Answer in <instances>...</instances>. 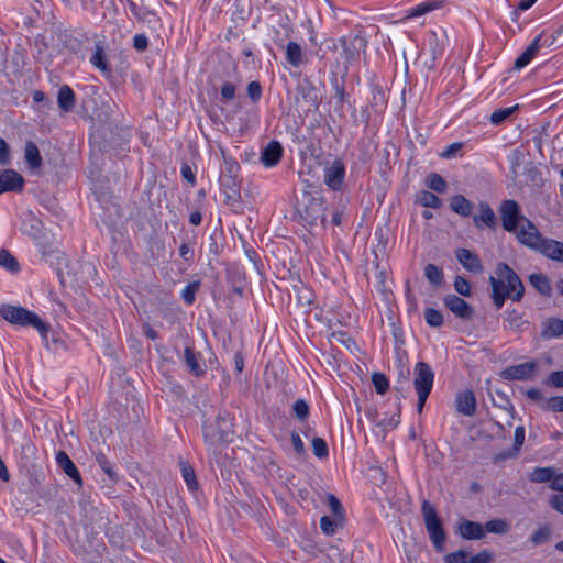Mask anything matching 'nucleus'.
<instances>
[{"label": "nucleus", "mask_w": 563, "mask_h": 563, "mask_svg": "<svg viewBox=\"0 0 563 563\" xmlns=\"http://www.w3.org/2000/svg\"><path fill=\"white\" fill-rule=\"evenodd\" d=\"M492 299L496 309H501L506 299L519 302L525 295V286L517 273L506 263H498L495 275L489 277Z\"/></svg>", "instance_id": "1"}, {"label": "nucleus", "mask_w": 563, "mask_h": 563, "mask_svg": "<svg viewBox=\"0 0 563 563\" xmlns=\"http://www.w3.org/2000/svg\"><path fill=\"white\" fill-rule=\"evenodd\" d=\"M297 213L300 220L309 227H314L319 223L324 225L325 207L324 201L320 197H313L309 192H303L297 205Z\"/></svg>", "instance_id": "2"}, {"label": "nucleus", "mask_w": 563, "mask_h": 563, "mask_svg": "<svg viewBox=\"0 0 563 563\" xmlns=\"http://www.w3.org/2000/svg\"><path fill=\"white\" fill-rule=\"evenodd\" d=\"M413 374V387L418 395L417 410L421 413L433 387L434 373L429 364L418 362L415 366Z\"/></svg>", "instance_id": "3"}, {"label": "nucleus", "mask_w": 563, "mask_h": 563, "mask_svg": "<svg viewBox=\"0 0 563 563\" xmlns=\"http://www.w3.org/2000/svg\"><path fill=\"white\" fill-rule=\"evenodd\" d=\"M421 512L433 547L442 552L446 536L434 506L430 501L424 500L421 505Z\"/></svg>", "instance_id": "4"}, {"label": "nucleus", "mask_w": 563, "mask_h": 563, "mask_svg": "<svg viewBox=\"0 0 563 563\" xmlns=\"http://www.w3.org/2000/svg\"><path fill=\"white\" fill-rule=\"evenodd\" d=\"M0 313L4 320L12 324L32 325L42 334L47 332V327L41 318L25 308L7 305L0 309Z\"/></svg>", "instance_id": "5"}, {"label": "nucleus", "mask_w": 563, "mask_h": 563, "mask_svg": "<svg viewBox=\"0 0 563 563\" xmlns=\"http://www.w3.org/2000/svg\"><path fill=\"white\" fill-rule=\"evenodd\" d=\"M498 212L503 229L510 233L517 232L519 224L527 219L521 214L520 206L514 199H506L501 201Z\"/></svg>", "instance_id": "6"}, {"label": "nucleus", "mask_w": 563, "mask_h": 563, "mask_svg": "<svg viewBox=\"0 0 563 563\" xmlns=\"http://www.w3.org/2000/svg\"><path fill=\"white\" fill-rule=\"evenodd\" d=\"M515 233L519 243L533 251H538L544 239L533 222L528 218L520 223V228L517 229V232Z\"/></svg>", "instance_id": "7"}, {"label": "nucleus", "mask_w": 563, "mask_h": 563, "mask_svg": "<svg viewBox=\"0 0 563 563\" xmlns=\"http://www.w3.org/2000/svg\"><path fill=\"white\" fill-rule=\"evenodd\" d=\"M340 42L343 48V56L349 64L360 58L361 54L365 52L367 43L361 34L343 36Z\"/></svg>", "instance_id": "8"}, {"label": "nucleus", "mask_w": 563, "mask_h": 563, "mask_svg": "<svg viewBox=\"0 0 563 563\" xmlns=\"http://www.w3.org/2000/svg\"><path fill=\"white\" fill-rule=\"evenodd\" d=\"M345 177V166L341 159H334L324 168V184L332 190H340Z\"/></svg>", "instance_id": "9"}, {"label": "nucleus", "mask_w": 563, "mask_h": 563, "mask_svg": "<svg viewBox=\"0 0 563 563\" xmlns=\"http://www.w3.org/2000/svg\"><path fill=\"white\" fill-rule=\"evenodd\" d=\"M536 363L526 362L518 365L508 366L501 371L500 376L507 380H528L534 377Z\"/></svg>", "instance_id": "10"}, {"label": "nucleus", "mask_w": 563, "mask_h": 563, "mask_svg": "<svg viewBox=\"0 0 563 563\" xmlns=\"http://www.w3.org/2000/svg\"><path fill=\"white\" fill-rule=\"evenodd\" d=\"M444 306L462 320H471L474 313L473 308L464 299L456 295H448L443 299Z\"/></svg>", "instance_id": "11"}, {"label": "nucleus", "mask_w": 563, "mask_h": 563, "mask_svg": "<svg viewBox=\"0 0 563 563\" xmlns=\"http://www.w3.org/2000/svg\"><path fill=\"white\" fill-rule=\"evenodd\" d=\"M24 186L23 177L13 169L0 170V194L22 191Z\"/></svg>", "instance_id": "12"}, {"label": "nucleus", "mask_w": 563, "mask_h": 563, "mask_svg": "<svg viewBox=\"0 0 563 563\" xmlns=\"http://www.w3.org/2000/svg\"><path fill=\"white\" fill-rule=\"evenodd\" d=\"M476 397L471 389L460 391L455 398V409L465 417H473L476 413Z\"/></svg>", "instance_id": "13"}, {"label": "nucleus", "mask_w": 563, "mask_h": 563, "mask_svg": "<svg viewBox=\"0 0 563 563\" xmlns=\"http://www.w3.org/2000/svg\"><path fill=\"white\" fill-rule=\"evenodd\" d=\"M473 221L479 229L484 225L489 229H495L497 225L496 214L490 206L485 201H481L478 203V213L473 216Z\"/></svg>", "instance_id": "14"}, {"label": "nucleus", "mask_w": 563, "mask_h": 563, "mask_svg": "<svg viewBox=\"0 0 563 563\" xmlns=\"http://www.w3.org/2000/svg\"><path fill=\"white\" fill-rule=\"evenodd\" d=\"M457 533L465 540H481L485 537V530L481 523L466 519L460 520Z\"/></svg>", "instance_id": "15"}, {"label": "nucleus", "mask_w": 563, "mask_h": 563, "mask_svg": "<svg viewBox=\"0 0 563 563\" xmlns=\"http://www.w3.org/2000/svg\"><path fill=\"white\" fill-rule=\"evenodd\" d=\"M537 252L553 261L563 263V242L544 238Z\"/></svg>", "instance_id": "16"}, {"label": "nucleus", "mask_w": 563, "mask_h": 563, "mask_svg": "<svg viewBox=\"0 0 563 563\" xmlns=\"http://www.w3.org/2000/svg\"><path fill=\"white\" fill-rule=\"evenodd\" d=\"M456 258L460 264L472 273H482L483 265L479 257L467 249H459L456 251Z\"/></svg>", "instance_id": "17"}, {"label": "nucleus", "mask_w": 563, "mask_h": 563, "mask_svg": "<svg viewBox=\"0 0 563 563\" xmlns=\"http://www.w3.org/2000/svg\"><path fill=\"white\" fill-rule=\"evenodd\" d=\"M504 321L505 328L515 332H523L529 325V321L523 318V313H520L515 309L504 312Z\"/></svg>", "instance_id": "18"}, {"label": "nucleus", "mask_w": 563, "mask_h": 563, "mask_svg": "<svg viewBox=\"0 0 563 563\" xmlns=\"http://www.w3.org/2000/svg\"><path fill=\"white\" fill-rule=\"evenodd\" d=\"M283 156V147L279 142L272 141L263 150L261 161L266 167L275 166Z\"/></svg>", "instance_id": "19"}, {"label": "nucleus", "mask_w": 563, "mask_h": 563, "mask_svg": "<svg viewBox=\"0 0 563 563\" xmlns=\"http://www.w3.org/2000/svg\"><path fill=\"white\" fill-rule=\"evenodd\" d=\"M56 461L59 467L65 472V474H67L71 479H74L75 483L78 484L79 486L82 485V479L79 474V471L64 451H59L57 453Z\"/></svg>", "instance_id": "20"}, {"label": "nucleus", "mask_w": 563, "mask_h": 563, "mask_svg": "<svg viewBox=\"0 0 563 563\" xmlns=\"http://www.w3.org/2000/svg\"><path fill=\"white\" fill-rule=\"evenodd\" d=\"M540 335L543 339L560 338L563 335V320L559 318H548L542 323Z\"/></svg>", "instance_id": "21"}, {"label": "nucleus", "mask_w": 563, "mask_h": 563, "mask_svg": "<svg viewBox=\"0 0 563 563\" xmlns=\"http://www.w3.org/2000/svg\"><path fill=\"white\" fill-rule=\"evenodd\" d=\"M90 63L103 74L109 75L111 73V67L107 60V55L101 43L96 44L95 52L90 57Z\"/></svg>", "instance_id": "22"}, {"label": "nucleus", "mask_w": 563, "mask_h": 563, "mask_svg": "<svg viewBox=\"0 0 563 563\" xmlns=\"http://www.w3.org/2000/svg\"><path fill=\"white\" fill-rule=\"evenodd\" d=\"M450 208L462 217H468L472 213L473 203L463 195H454L450 200Z\"/></svg>", "instance_id": "23"}, {"label": "nucleus", "mask_w": 563, "mask_h": 563, "mask_svg": "<svg viewBox=\"0 0 563 563\" xmlns=\"http://www.w3.org/2000/svg\"><path fill=\"white\" fill-rule=\"evenodd\" d=\"M539 51V37L534 38L532 43L526 48V51L517 57L514 64V68L520 70L526 67Z\"/></svg>", "instance_id": "24"}, {"label": "nucleus", "mask_w": 563, "mask_h": 563, "mask_svg": "<svg viewBox=\"0 0 563 563\" xmlns=\"http://www.w3.org/2000/svg\"><path fill=\"white\" fill-rule=\"evenodd\" d=\"M530 284L536 288V290L545 297H549L552 291L550 279L543 274H531L529 276Z\"/></svg>", "instance_id": "25"}, {"label": "nucleus", "mask_w": 563, "mask_h": 563, "mask_svg": "<svg viewBox=\"0 0 563 563\" xmlns=\"http://www.w3.org/2000/svg\"><path fill=\"white\" fill-rule=\"evenodd\" d=\"M185 356V363L187 367L189 368L190 373H192L195 376H201L205 374V369L201 366L198 356L194 352V350L189 346H187L184 351Z\"/></svg>", "instance_id": "26"}, {"label": "nucleus", "mask_w": 563, "mask_h": 563, "mask_svg": "<svg viewBox=\"0 0 563 563\" xmlns=\"http://www.w3.org/2000/svg\"><path fill=\"white\" fill-rule=\"evenodd\" d=\"M57 102L63 111H69L75 104V93L68 86H63L57 96Z\"/></svg>", "instance_id": "27"}, {"label": "nucleus", "mask_w": 563, "mask_h": 563, "mask_svg": "<svg viewBox=\"0 0 563 563\" xmlns=\"http://www.w3.org/2000/svg\"><path fill=\"white\" fill-rule=\"evenodd\" d=\"M555 470L551 466L547 467H536L530 474H529V481L531 483H551Z\"/></svg>", "instance_id": "28"}, {"label": "nucleus", "mask_w": 563, "mask_h": 563, "mask_svg": "<svg viewBox=\"0 0 563 563\" xmlns=\"http://www.w3.org/2000/svg\"><path fill=\"white\" fill-rule=\"evenodd\" d=\"M0 266L13 274L21 269L18 260L7 249H0Z\"/></svg>", "instance_id": "29"}, {"label": "nucleus", "mask_w": 563, "mask_h": 563, "mask_svg": "<svg viewBox=\"0 0 563 563\" xmlns=\"http://www.w3.org/2000/svg\"><path fill=\"white\" fill-rule=\"evenodd\" d=\"M286 59L294 67H298L302 63V49L298 43L289 42L287 44Z\"/></svg>", "instance_id": "30"}, {"label": "nucleus", "mask_w": 563, "mask_h": 563, "mask_svg": "<svg viewBox=\"0 0 563 563\" xmlns=\"http://www.w3.org/2000/svg\"><path fill=\"white\" fill-rule=\"evenodd\" d=\"M552 531L550 526L543 525L540 526L530 536V542L537 547L544 544L551 540Z\"/></svg>", "instance_id": "31"}, {"label": "nucleus", "mask_w": 563, "mask_h": 563, "mask_svg": "<svg viewBox=\"0 0 563 563\" xmlns=\"http://www.w3.org/2000/svg\"><path fill=\"white\" fill-rule=\"evenodd\" d=\"M25 159L31 168H38L42 165L40 151L33 142L25 145Z\"/></svg>", "instance_id": "32"}, {"label": "nucleus", "mask_w": 563, "mask_h": 563, "mask_svg": "<svg viewBox=\"0 0 563 563\" xmlns=\"http://www.w3.org/2000/svg\"><path fill=\"white\" fill-rule=\"evenodd\" d=\"M426 278L434 286H439L443 282L442 269L434 264H427L424 267Z\"/></svg>", "instance_id": "33"}, {"label": "nucleus", "mask_w": 563, "mask_h": 563, "mask_svg": "<svg viewBox=\"0 0 563 563\" xmlns=\"http://www.w3.org/2000/svg\"><path fill=\"white\" fill-rule=\"evenodd\" d=\"M426 183H427V186L439 192V194H442L446 190V181L444 180V178L437 174V173H431L428 175L427 179H426Z\"/></svg>", "instance_id": "34"}, {"label": "nucleus", "mask_w": 563, "mask_h": 563, "mask_svg": "<svg viewBox=\"0 0 563 563\" xmlns=\"http://www.w3.org/2000/svg\"><path fill=\"white\" fill-rule=\"evenodd\" d=\"M419 202L423 207H429V208H433V209H439L442 206L441 199L433 192H430L427 190H424L420 194Z\"/></svg>", "instance_id": "35"}, {"label": "nucleus", "mask_w": 563, "mask_h": 563, "mask_svg": "<svg viewBox=\"0 0 563 563\" xmlns=\"http://www.w3.org/2000/svg\"><path fill=\"white\" fill-rule=\"evenodd\" d=\"M180 468H181V475H183L188 488L191 490L196 489L198 486V483L196 479L194 468L186 462L180 463Z\"/></svg>", "instance_id": "36"}, {"label": "nucleus", "mask_w": 563, "mask_h": 563, "mask_svg": "<svg viewBox=\"0 0 563 563\" xmlns=\"http://www.w3.org/2000/svg\"><path fill=\"white\" fill-rule=\"evenodd\" d=\"M517 109L518 106L495 110L490 114V122L495 125H498L506 121Z\"/></svg>", "instance_id": "37"}, {"label": "nucleus", "mask_w": 563, "mask_h": 563, "mask_svg": "<svg viewBox=\"0 0 563 563\" xmlns=\"http://www.w3.org/2000/svg\"><path fill=\"white\" fill-rule=\"evenodd\" d=\"M483 527H484L485 532L487 531V532L503 534L508 531V523L504 519L489 520Z\"/></svg>", "instance_id": "38"}, {"label": "nucleus", "mask_w": 563, "mask_h": 563, "mask_svg": "<svg viewBox=\"0 0 563 563\" xmlns=\"http://www.w3.org/2000/svg\"><path fill=\"white\" fill-rule=\"evenodd\" d=\"M372 383L375 387V390L379 395H384L389 388V382L387 377L382 373H373Z\"/></svg>", "instance_id": "39"}, {"label": "nucleus", "mask_w": 563, "mask_h": 563, "mask_svg": "<svg viewBox=\"0 0 563 563\" xmlns=\"http://www.w3.org/2000/svg\"><path fill=\"white\" fill-rule=\"evenodd\" d=\"M341 521L342 519H338L336 517L332 519L328 516H323L320 520L321 530L328 536L333 534Z\"/></svg>", "instance_id": "40"}, {"label": "nucleus", "mask_w": 563, "mask_h": 563, "mask_svg": "<svg viewBox=\"0 0 563 563\" xmlns=\"http://www.w3.org/2000/svg\"><path fill=\"white\" fill-rule=\"evenodd\" d=\"M424 319L430 327L434 328L441 327L443 323L442 313L433 308L426 309Z\"/></svg>", "instance_id": "41"}, {"label": "nucleus", "mask_w": 563, "mask_h": 563, "mask_svg": "<svg viewBox=\"0 0 563 563\" xmlns=\"http://www.w3.org/2000/svg\"><path fill=\"white\" fill-rule=\"evenodd\" d=\"M312 451L313 454L319 459H324L329 454V449L327 442L319 437L312 439Z\"/></svg>", "instance_id": "42"}, {"label": "nucleus", "mask_w": 563, "mask_h": 563, "mask_svg": "<svg viewBox=\"0 0 563 563\" xmlns=\"http://www.w3.org/2000/svg\"><path fill=\"white\" fill-rule=\"evenodd\" d=\"M437 4L434 2H423V3H420L418 4L417 7L412 8L408 14H407V18H417V16H421L434 9H437Z\"/></svg>", "instance_id": "43"}, {"label": "nucleus", "mask_w": 563, "mask_h": 563, "mask_svg": "<svg viewBox=\"0 0 563 563\" xmlns=\"http://www.w3.org/2000/svg\"><path fill=\"white\" fill-rule=\"evenodd\" d=\"M292 411L300 421H305L309 416V406L306 400L298 399L292 405Z\"/></svg>", "instance_id": "44"}, {"label": "nucleus", "mask_w": 563, "mask_h": 563, "mask_svg": "<svg viewBox=\"0 0 563 563\" xmlns=\"http://www.w3.org/2000/svg\"><path fill=\"white\" fill-rule=\"evenodd\" d=\"M199 288V283L198 282H194V283H189L181 291V298L183 300L188 303V305H191L194 301H195V298H196V292Z\"/></svg>", "instance_id": "45"}, {"label": "nucleus", "mask_w": 563, "mask_h": 563, "mask_svg": "<svg viewBox=\"0 0 563 563\" xmlns=\"http://www.w3.org/2000/svg\"><path fill=\"white\" fill-rule=\"evenodd\" d=\"M302 97L309 103V107L318 108V97L316 92V88L312 85L302 86L301 88Z\"/></svg>", "instance_id": "46"}, {"label": "nucleus", "mask_w": 563, "mask_h": 563, "mask_svg": "<svg viewBox=\"0 0 563 563\" xmlns=\"http://www.w3.org/2000/svg\"><path fill=\"white\" fill-rule=\"evenodd\" d=\"M454 289L457 294L464 297L471 296L470 283L462 276H456L454 279Z\"/></svg>", "instance_id": "47"}, {"label": "nucleus", "mask_w": 563, "mask_h": 563, "mask_svg": "<svg viewBox=\"0 0 563 563\" xmlns=\"http://www.w3.org/2000/svg\"><path fill=\"white\" fill-rule=\"evenodd\" d=\"M543 409L553 412H563V396H554L549 398L543 405Z\"/></svg>", "instance_id": "48"}, {"label": "nucleus", "mask_w": 563, "mask_h": 563, "mask_svg": "<svg viewBox=\"0 0 563 563\" xmlns=\"http://www.w3.org/2000/svg\"><path fill=\"white\" fill-rule=\"evenodd\" d=\"M328 504L334 517L338 519H343L344 511L342 504L334 495L328 496Z\"/></svg>", "instance_id": "49"}, {"label": "nucleus", "mask_w": 563, "mask_h": 563, "mask_svg": "<svg viewBox=\"0 0 563 563\" xmlns=\"http://www.w3.org/2000/svg\"><path fill=\"white\" fill-rule=\"evenodd\" d=\"M446 563H470V560H467V552L464 550H459L456 552L449 553L445 556Z\"/></svg>", "instance_id": "50"}, {"label": "nucleus", "mask_w": 563, "mask_h": 563, "mask_svg": "<svg viewBox=\"0 0 563 563\" xmlns=\"http://www.w3.org/2000/svg\"><path fill=\"white\" fill-rule=\"evenodd\" d=\"M247 96L253 102H256L261 99L262 87L258 81H251L247 85Z\"/></svg>", "instance_id": "51"}, {"label": "nucleus", "mask_w": 563, "mask_h": 563, "mask_svg": "<svg viewBox=\"0 0 563 563\" xmlns=\"http://www.w3.org/2000/svg\"><path fill=\"white\" fill-rule=\"evenodd\" d=\"M493 553L488 550H483L477 554L470 558V563H489L493 561Z\"/></svg>", "instance_id": "52"}, {"label": "nucleus", "mask_w": 563, "mask_h": 563, "mask_svg": "<svg viewBox=\"0 0 563 563\" xmlns=\"http://www.w3.org/2000/svg\"><path fill=\"white\" fill-rule=\"evenodd\" d=\"M547 384L550 386L556 387V388H562L563 387V371L552 372L547 379Z\"/></svg>", "instance_id": "53"}, {"label": "nucleus", "mask_w": 563, "mask_h": 563, "mask_svg": "<svg viewBox=\"0 0 563 563\" xmlns=\"http://www.w3.org/2000/svg\"><path fill=\"white\" fill-rule=\"evenodd\" d=\"M0 164L9 165L10 164V148L8 143L0 137Z\"/></svg>", "instance_id": "54"}, {"label": "nucleus", "mask_w": 563, "mask_h": 563, "mask_svg": "<svg viewBox=\"0 0 563 563\" xmlns=\"http://www.w3.org/2000/svg\"><path fill=\"white\" fill-rule=\"evenodd\" d=\"M462 147L463 144L461 142L452 143L441 153V157L445 159L453 158Z\"/></svg>", "instance_id": "55"}, {"label": "nucleus", "mask_w": 563, "mask_h": 563, "mask_svg": "<svg viewBox=\"0 0 563 563\" xmlns=\"http://www.w3.org/2000/svg\"><path fill=\"white\" fill-rule=\"evenodd\" d=\"M97 462L99 466L102 468V471L107 473L110 478L114 477V472L112 470L111 463L107 460V457L103 454H99L97 456Z\"/></svg>", "instance_id": "56"}, {"label": "nucleus", "mask_w": 563, "mask_h": 563, "mask_svg": "<svg viewBox=\"0 0 563 563\" xmlns=\"http://www.w3.org/2000/svg\"><path fill=\"white\" fill-rule=\"evenodd\" d=\"M525 441V428L522 426H518L515 430L514 437V450L518 452L523 444Z\"/></svg>", "instance_id": "57"}, {"label": "nucleus", "mask_w": 563, "mask_h": 563, "mask_svg": "<svg viewBox=\"0 0 563 563\" xmlns=\"http://www.w3.org/2000/svg\"><path fill=\"white\" fill-rule=\"evenodd\" d=\"M536 1L537 0H521L518 3L517 9L512 12L511 20L517 22L519 19V11H526V10L530 9L536 3Z\"/></svg>", "instance_id": "58"}, {"label": "nucleus", "mask_w": 563, "mask_h": 563, "mask_svg": "<svg viewBox=\"0 0 563 563\" xmlns=\"http://www.w3.org/2000/svg\"><path fill=\"white\" fill-rule=\"evenodd\" d=\"M549 505L552 509L563 515V494L553 495L549 499Z\"/></svg>", "instance_id": "59"}, {"label": "nucleus", "mask_w": 563, "mask_h": 563, "mask_svg": "<svg viewBox=\"0 0 563 563\" xmlns=\"http://www.w3.org/2000/svg\"><path fill=\"white\" fill-rule=\"evenodd\" d=\"M235 95V87L231 82H225L221 88V96L225 100H232Z\"/></svg>", "instance_id": "60"}, {"label": "nucleus", "mask_w": 563, "mask_h": 563, "mask_svg": "<svg viewBox=\"0 0 563 563\" xmlns=\"http://www.w3.org/2000/svg\"><path fill=\"white\" fill-rule=\"evenodd\" d=\"M550 488L552 490H558L563 493V473H555L553 475L552 482L550 483Z\"/></svg>", "instance_id": "61"}, {"label": "nucleus", "mask_w": 563, "mask_h": 563, "mask_svg": "<svg viewBox=\"0 0 563 563\" xmlns=\"http://www.w3.org/2000/svg\"><path fill=\"white\" fill-rule=\"evenodd\" d=\"M148 45L147 37L143 34H137L133 38V46L137 51H144Z\"/></svg>", "instance_id": "62"}, {"label": "nucleus", "mask_w": 563, "mask_h": 563, "mask_svg": "<svg viewBox=\"0 0 563 563\" xmlns=\"http://www.w3.org/2000/svg\"><path fill=\"white\" fill-rule=\"evenodd\" d=\"M291 443H292L295 451L298 454L305 453V444L298 433H296V432L291 433Z\"/></svg>", "instance_id": "63"}, {"label": "nucleus", "mask_w": 563, "mask_h": 563, "mask_svg": "<svg viewBox=\"0 0 563 563\" xmlns=\"http://www.w3.org/2000/svg\"><path fill=\"white\" fill-rule=\"evenodd\" d=\"M299 302L301 306H309L312 302V294L307 288H301L299 290Z\"/></svg>", "instance_id": "64"}]
</instances>
